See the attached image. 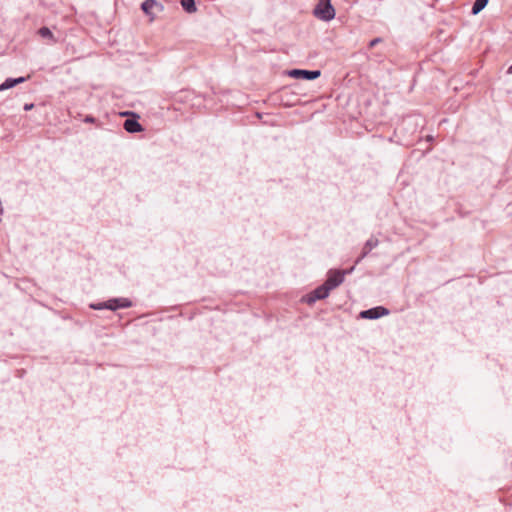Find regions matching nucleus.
Returning <instances> with one entry per match:
<instances>
[{"label": "nucleus", "instance_id": "obj_8", "mask_svg": "<svg viewBox=\"0 0 512 512\" xmlns=\"http://www.w3.org/2000/svg\"><path fill=\"white\" fill-rule=\"evenodd\" d=\"M141 9L142 11L148 15V16H153L154 15V12L153 10L156 9L157 11H162L163 10V5L158 3L156 0H145L142 4H141ZM151 19H153V17H151Z\"/></svg>", "mask_w": 512, "mask_h": 512}, {"label": "nucleus", "instance_id": "obj_6", "mask_svg": "<svg viewBox=\"0 0 512 512\" xmlns=\"http://www.w3.org/2000/svg\"><path fill=\"white\" fill-rule=\"evenodd\" d=\"M389 314V310L383 306H376L367 310H363L360 312L359 316L363 319H371L375 320L382 316H386Z\"/></svg>", "mask_w": 512, "mask_h": 512}, {"label": "nucleus", "instance_id": "obj_5", "mask_svg": "<svg viewBox=\"0 0 512 512\" xmlns=\"http://www.w3.org/2000/svg\"><path fill=\"white\" fill-rule=\"evenodd\" d=\"M289 76L295 79L315 80L321 75L320 70L292 69Z\"/></svg>", "mask_w": 512, "mask_h": 512}, {"label": "nucleus", "instance_id": "obj_14", "mask_svg": "<svg viewBox=\"0 0 512 512\" xmlns=\"http://www.w3.org/2000/svg\"><path fill=\"white\" fill-rule=\"evenodd\" d=\"M382 42L381 38H374L369 42V48L375 47L378 43Z\"/></svg>", "mask_w": 512, "mask_h": 512}, {"label": "nucleus", "instance_id": "obj_10", "mask_svg": "<svg viewBox=\"0 0 512 512\" xmlns=\"http://www.w3.org/2000/svg\"><path fill=\"white\" fill-rule=\"evenodd\" d=\"M123 127L129 133H137L143 130L142 125L135 118H127L124 121Z\"/></svg>", "mask_w": 512, "mask_h": 512}, {"label": "nucleus", "instance_id": "obj_1", "mask_svg": "<svg viewBox=\"0 0 512 512\" xmlns=\"http://www.w3.org/2000/svg\"><path fill=\"white\" fill-rule=\"evenodd\" d=\"M313 14L318 19L330 21L335 17V9L331 4V0H320L314 8Z\"/></svg>", "mask_w": 512, "mask_h": 512}, {"label": "nucleus", "instance_id": "obj_17", "mask_svg": "<svg viewBox=\"0 0 512 512\" xmlns=\"http://www.w3.org/2000/svg\"><path fill=\"white\" fill-rule=\"evenodd\" d=\"M89 308L93 309V310H96L97 308V305H96V302H92L89 304Z\"/></svg>", "mask_w": 512, "mask_h": 512}, {"label": "nucleus", "instance_id": "obj_4", "mask_svg": "<svg viewBox=\"0 0 512 512\" xmlns=\"http://www.w3.org/2000/svg\"><path fill=\"white\" fill-rule=\"evenodd\" d=\"M330 289L323 283L318 286L316 289L311 291L306 297L305 301L307 304L311 305L315 303L317 300L325 299L329 296Z\"/></svg>", "mask_w": 512, "mask_h": 512}, {"label": "nucleus", "instance_id": "obj_12", "mask_svg": "<svg viewBox=\"0 0 512 512\" xmlns=\"http://www.w3.org/2000/svg\"><path fill=\"white\" fill-rule=\"evenodd\" d=\"M487 4L488 0H475L471 9V14L477 15L487 6Z\"/></svg>", "mask_w": 512, "mask_h": 512}, {"label": "nucleus", "instance_id": "obj_18", "mask_svg": "<svg viewBox=\"0 0 512 512\" xmlns=\"http://www.w3.org/2000/svg\"><path fill=\"white\" fill-rule=\"evenodd\" d=\"M507 73L512 74V65L508 68Z\"/></svg>", "mask_w": 512, "mask_h": 512}, {"label": "nucleus", "instance_id": "obj_13", "mask_svg": "<svg viewBox=\"0 0 512 512\" xmlns=\"http://www.w3.org/2000/svg\"><path fill=\"white\" fill-rule=\"evenodd\" d=\"M182 8L188 13H194L197 10L195 0H181Z\"/></svg>", "mask_w": 512, "mask_h": 512}, {"label": "nucleus", "instance_id": "obj_15", "mask_svg": "<svg viewBox=\"0 0 512 512\" xmlns=\"http://www.w3.org/2000/svg\"><path fill=\"white\" fill-rule=\"evenodd\" d=\"M33 107H34V104H33V103H25V104H24L23 109H24L25 111H30V110H32V109H33Z\"/></svg>", "mask_w": 512, "mask_h": 512}, {"label": "nucleus", "instance_id": "obj_7", "mask_svg": "<svg viewBox=\"0 0 512 512\" xmlns=\"http://www.w3.org/2000/svg\"><path fill=\"white\" fill-rule=\"evenodd\" d=\"M379 244V240L375 237H370L362 248V252L359 257L356 259L355 264H359L371 251L376 248Z\"/></svg>", "mask_w": 512, "mask_h": 512}, {"label": "nucleus", "instance_id": "obj_9", "mask_svg": "<svg viewBox=\"0 0 512 512\" xmlns=\"http://www.w3.org/2000/svg\"><path fill=\"white\" fill-rule=\"evenodd\" d=\"M28 77L20 76L17 78H7L0 84V92L11 89L18 84L24 83Z\"/></svg>", "mask_w": 512, "mask_h": 512}, {"label": "nucleus", "instance_id": "obj_3", "mask_svg": "<svg viewBox=\"0 0 512 512\" xmlns=\"http://www.w3.org/2000/svg\"><path fill=\"white\" fill-rule=\"evenodd\" d=\"M132 305V301L128 298H112L104 302H98V310L109 309L115 311L120 308L132 307Z\"/></svg>", "mask_w": 512, "mask_h": 512}, {"label": "nucleus", "instance_id": "obj_2", "mask_svg": "<svg viewBox=\"0 0 512 512\" xmlns=\"http://www.w3.org/2000/svg\"><path fill=\"white\" fill-rule=\"evenodd\" d=\"M352 270L353 268L349 270L330 269L327 273V279L324 284L330 290H333L343 283L345 275L351 273Z\"/></svg>", "mask_w": 512, "mask_h": 512}, {"label": "nucleus", "instance_id": "obj_16", "mask_svg": "<svg viewBox=\"0 0 512 512\" xmlns=\"http://www.w3.org/2000/svg\"><path fill=\"white\" fill-rule=\"evenodd\" d=\"M84 121L87 123H94L96 121V119L94 118V116L89 115V116H86Z\"/></svg>", "mask_w": 512, "mask_h": 512}, {"label": "nucleus", "instance_id": "obj_11", "mask_svg": "<svg viewBox=\"0 0 512 512\" xmlns=\"http://www.w3.org/2000/svg\"><path fill=\"white\" fill-rule=\"evenodd\" d=\"M38 35L44 39H48L50 40L52 43H56L57 40L53 34V32L51 31V29L47 26H42L41 28L38 29L37 31Z\"/></svg>", "mask_w": 512, "mask_h": 512}]
</instances>
